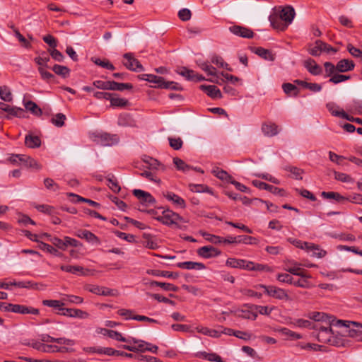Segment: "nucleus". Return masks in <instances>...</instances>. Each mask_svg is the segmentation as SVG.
Masks as SVG:
<instances>
[{
  "label": "nucleus",
  "mask_w": 362,
  "mask_h": 362,
  "mask_svg": "<svg viewBox=\"0 0 362 362\" xmlns=\"http://www.w3.org/2000/svg\"><path fill=\"white\" fill-rule=\"evenodd\" d=\"M156 220L166 226H173L175 228L185 229L186 221L178 214L167 209L163 211L162 215L156 218Z\"/></svg>",
  "instance_id": "nucleus-1"
},
{
  "label": "nucleus",
  "mask_w": 362,
  "mask_h": 362,
  "mask_svg": "<svg viewBox=\"0 0 362 362\" xmlns=\"http://www.w3.org/2000/svg\"><path fill=\"white\" fill-rule=\"evenodd\" d=\"M141 80L146 81L151 83H156L155 87L160 88H167L172 90H182L181 86L174 81H165L161 76H158L153 74H141L139 76Z\"/></svg>",
  "instance_id": "nucleus-2"
},
{
  "label": "nucleus",
  "mask_w": 362,
  "mask_h": 362,
  "mask_svg": "<svg viewBox=\"0 0 362 362\" xmlns=\"http://www.w3.org/2000/svg\"><path fill=\"white\" fill-rule=\"evenodd\" d=\"M91 139L97 144L110 146L115 145L119 142V137L116 134H110L108 133H93Z\"/></svg>",
  "instance_id": "nucleus-3"
},
{
  "label": "nucleus",
  "mask_w": 362,
  "mask_h": 362,
  "mask_svg": "<svg viewBox=\"0 0 362 362\" xmlns=\"http://www.w3.org/2000/svg\"><path fill=\"white\" fill-rule=\"evenodd\" d=\"M313 328L318 330L317 338L319 341L322 343H329L333 335L332 327L328 322H326V325H322L321 322H315L313 325Z\"/></svg>",
  "instance_id": "nucleus-4"
},
{
  "label": "nucleus",
  "mask_w": 362,
  "mask_h": 362,
  "mask_svg": "<svg viewBox=\"0 0 362 362\" xmlns=\"http://www.w3.org/2000/svg\"><path fill=\"white\" fill-rule=\"evenodd\" d=\"M258 286L264 288V293L270 297L278 300H288L290 299L286 291L283 288H278L274 286H266L263 284H259Z\"/></svg>",
  "instance_id": "nucleus-5"
},
{
  "label": "nucleus",
  "mask_w": 362,
  "mask_h": 362,
  "mask_svg": "<svg viewBox=\"0 0 362 362\" xmlns=\"http://www.w3.org/2000/svg\"><path fill=\"white\" fill-rule=\"evenodd\" d=\"M123 57L126 60L123 62V64L127 69L136 72L144 71L143 66L138 59L134 57L132 53H125Z\"/></svg>",
  "instance_id": "nucleus-6"
},
{
  "label": "nucleus",
  "mask_w": 362,
  "mask_h": 362,
  "mask_svg": "<svg viewBox=\"0 0 362 362\" xmlns=\"http://www.w3.org/2000/svg\"><path fill=\"white\" fill-rule=\"evenodd\" d=\"M8 307L11 310L10 312L14 313H19L23 315L30 314L34 315H37L40 313V310L37 308L24 305L10 303L8 304Z\"/></svg>",
  "instance_id": "nucleus-7"
},
{
  "label": "nucleus",
  "mask_w": 362,
  "mask_h": 362,
  "mask_svg": "<svg viewBox=\"0 0 362 362\" xmlns=\"http://www.w3.org/2000/svg\"><path fill=\"white\" fill-rule=\"evenodd\" d=\"M228 30L233 35L243 38L251 39L255 35L251 29L238 25L229 27Z\"/></svg>",
  "instance_id": "nucleus-8"
},
{
  "label": "nucleus",
  "mask_w": 362,
  "mask_h": 362,
  "mask_svg": "<svg viewBox=\"0 0 362 362\" xmlns=\"http://www.w3.org/2000/svg\"><path fill=\"white\" fill-rule=\"evenodd\" d=\"M177 73L183 77H185L187 80L191 81H202L205 78L202 75L197 74L194 71L189 69L186 67H180L177 70Z\"/></svg>",
  "instance_id": "nucleus-9"
},
{
  "label": "nucleus",
  "mask_w": 362,
  "mask_h": 362,
  "mask_svg": "<svg viewBox=\"0 0 362 362\" xmlns=\"http://www.w3.org/2000/svg\"><path fill=\"white\" fill-rule=\"evenodd\" d=\"M132 193L142 204L148 206L156 203V199L147 192L141 189H134Z\"/></svg>",
  "instance_id": "nucleus-10"
},
{
  "label": "nucleus",
  "mask_w": 362,
  "mask_h": 362,
  "mask_svg": "<svg viewBox=\"0 0 362 362\" xmlns=\"http://www.w3.org/2000/svg\"><path fill=\"white\" fill-rule=\"evenodd\" d=\"M197 253L203 258L209 259L220 255L221 251L211 245H206L199 247Z\"/></svg>",
  "instance_id": "nucleus-11"
},
{
  "label": "nucleus",
  "mask_w": 362,
  "mask_h": 362,
  "mask_svg": "<svg viewBox=\"0 0 362 362\" xmlns=\"http://www.w3.org/2000/svg\"><path fill=\"white\" fill-rule=\"evenodd\" d=\"M295 15L293 7L288 5L281 8L279 17L288 25L292 23Z\"/></svg>",
  "instance_id": "nucleus-12"
},
{
  "label": "nucleus",
  "mask_w": 362,
  "mask_h": 362,
  "mask_svg": "<svg viewBox=\"0 0 362 362\" xmlns=\"http://www.w3.org/2000/svg\"><path fill=\"white\" fill-rule=\"evenodd\" d=\"M252 184L254 186L258 187L260 189L267 190L274 194H280L281 196H284V193H285V192L283 189L278 188L276 187L270 185L269 184L261 182L259 180H253Z\"/></svg>",
  "instance_id": "nucleus-13"
},
{
  "label": "nucleus",
  "mask_w": 362,
  "mask_h": 362,
  "mask_svg": "<svg viewBox=\"0 0 362 362\" xmlns=\"http://www.w3.org/2000/svg\"><path fill=\"white\" fill-rule=\"evenodd\" d=\"M0 109L12 116L19 118L25 117V110L21 107H11L4 103H0Z\"/></svg>",
  "instance_id": "nucleus-14"
},
{
  "label": "nucleus",
  "mask_w": 362,
  "mask_h": 362,
  "mask_svg": "<svg viewBox=\"0 0 362 362\" xmlns=\"http://www.w3.org/2000/svg\"><path fill=\"white\" fill-rule=\"evenodd\" d=\"M355 67V64L352 60L346 59H341L336 64L337 72L344 73L352 71Z\"/></svg>",
  "instance_id": "nucleus-15"
},
{
  "label": "nucleus",
  "mask_w": 362,
  "mask_h": 362,
  "mask_svg": "<svg viewBox=\"0 0 362 362\" xmlns=\"http://www.w3.org/2000/svg\"><path fill=\"white\" fill-rule=\"evenodd\" d=\"M200 88L212 98H221V90L214 85H201Z\"/></svg>",
  "instance_id": "nucleus-16"
},
{
  "label": "nucleus",
  "mask_w": 362,
  "mask_h": 362,
  "mask_svg": "<svg viewBox=\"0 0 362 362\" xmlns=\"http://www.w3.org/2000/svg\"><path fill=\"white\" fill-rule=\"evenodd\" d=\"M177 267L180 269H185L188 270H202L206 268V266L203 263L191 261L179 262L177 264Z\"/></svg>",
  "instance_id": "nucleus-17"
},
{
  "label": "nucleus",
  "mask_w": 362,
  "mask_h": 362,
  "mask_svg": "<svg viewBox=\"0 0 362 362\" xmlns=\"http://www.w3.org/2000/svg\"><path fill=\"white\" fill-rule=\"evenodd\" d=\"M304 66L308 71L314 76L320 75L322 73L321 67L317 64L313 59H308L304 62Z\"/></svg>",
  "instance_id": "nucleus-18"
},
{
  "label": "nucleus",
  "mask_w": 362,
  "mask_h": 362,
  "mask_svg": "<svg viewBox=\"0 0 362 362\" xmlns=\"http://www.w3.org/2000/svg\"><path fill=\"white\" fill-rule=\"evenodd\" d=\"M262 131L265 136L272 137L279 133V127L274 123H264L262 125Z\"/></svg>",
  "instance_id": "nucleus-19"
},
{
  "label": "nucleus",
  "mask_w": 362,
  "mask_h": 362,
  "mask_svg": "<svg viewBox=\"0 0 362 362\" xmlns=\"http://www.w3.org/2000/svg\"><path fill=\"white\" fill-rule=\"evenodd\" d=\"M50 57L49 53L48 54L46 52H42L38 57L34 59V61L38 65V67L50 69L51 67L48 65Z\"/></svg>",
  "instance_id": "nucleus-20"
},
{
  "label": "nucleus",
  "mask_w": 362,
  "mask_h": 362,
  "mask_svg": "<svg viewBox=\"0 0 362 362\" xmlns=\"http://www.w3.org/2000/svg\"><path fill=\"white\" fill-rule=\"evenodd\" d=\"M76 235L78 238L85 239L87 241L90 242V243H100L98 238L95 234H93L92 232L87 230H79L76 233Z\"/></svg>",
  "instance_id": "nucleus-21"
},
{
  "label": "nucleus",
  "mask_w": 362,
  "mask_h": 362,
  "mask_svg": "<svg viewBox=\"0 0 362 362\" xmlns=\"http://www.w3.org/2000/svg\"><path fill=\"white\" fill-rule=\"evenodd\" d=\"M294 83L303 87L304 88L309 89L312 92H320L322 90L321 85L315 83H308L305 81L296 79Z\"/></svg>",
  "instance_id": "nucleus-22"
},
{
  "label": "nucleus",
  "mask_w": 362,
  "mask_h": 362,
  "mask_svg": "<svg viewBox=\"0 0 362 362\" xmlns=\"http://www.w3.org/2000/svg\"><path fill=\"white\" fill-rule=\"evenodd\" d=\"M269 21L272 27L279 30L284 31L288 27V25L284 23L277 15L270 16Z\"/></svg>",
  "instance_id": "nucleus-23"
},
{
  "label": "nucleus",
  "mask_w": 362,
  "mask_h": 362,
  "mask_svg": "<svg viewBox=\"0 0 362 362\" xmlns=\"http://www.w3.org/2000/svg\"><path fill=\"white\" fill-rule=\"evenodd\" d=\"M164 197L170 202H172L175 205H177L178 206H180L181 208L184 209L186 206L185 200L179 197L178 195L175 194L173 192H167L165 194H164Z\"/></svg>",
  "instance_id": "nucleus-24"
},
{
  "label": "nucleus",
  "mask_w": 362,
  "mask_h": 362,
  "mask_svg": "<svg viewBox=\"0 0 362 362\" xmlns=\"http://www.w3.org/2000/svg\"><path fill=\"white\" fill-rule=\"evenodd\" d=\"M25 344L30 346L37 351L46 353H51L52 349H53L52 345L45 344L37 341H33L31 343H25Z\"/></svg>",
  "instance_id": "nucleus-25"
},
{
  "label": "nucleus",
  "mask_w": 362,
  "mask_h": 362,
  "mask_svg": "<svg viewBox=\"0 0 362 362\" xmlns=\"http://www.w3.org/2000/svg\"><path fill=\"white\" fill-rule=\"evenodd\" d=\"M305 250L308 252H312V256L317 258H322L327 254L325 250L320 248L318 245L313 243H308Z\"/></svg>",
  "instance_id": "nucleus-26"
},
{
  "label": "nucleus",
  "mask_w": 362,
  "mask_h": 362,
  "mask_svg": "<svg viewBox=\"0 0 362 362\" xmlns=\"http://www.w3.org/2000/svg\"><path fill=\"white\" fill-rule=\"evenodd\" d=\"M25 144L28 148H38L41 145V140L37 136L28 134L25 138Z\"/></svg>",
  "instance_id": "nucleus-27"
},
{
  "label": "nucleus",
  "mask_w": 362,
  "mask_h": 362,
  "mask_svg": "<svg viewBox=\"0 0 362 362\" xmlns=\"http://www.w3.org/2000/svg\"><path fill=\"white\" fill-rule=\"evenodd\" d=\"M25 109L30 111L35 116H41L42 109L34 102L29 100L23 103Z\"/></svg>",
  "instance_id": "nucleus-28"
},
{
  "label": "nucleus",
  "mask_w": 362,
  "mask_h": 362,
  "mask_svg": "<svg viewBox=\"0 0 362 362\" xmlns=\"http://www.w3.org/2000/svg\"><path fill=\"white\" fill-rule=\"evenodd\" d=\"M255 53L265 60L273 62L275 59V55L270 50L262 47L256 48Z\"/></svg>",
  "instance_id": "nucleus-29"
},
{
  "label": "nucleus",
  "mask_w": 362,
  "mask_h": 362,
  "mask_svg": "<svg viewBox=\"0 0 362 362\" xmlns=\"http://www.w3.org/2000/svg\"><path fill=\"white\" fill-rule=\"evenodd\" d=\"M104 334H107L110 338L114 339L119 341L131 343V340L129 339H127L122 337V335L117 331L105 329Z\"/></svg>",
  "instance_id": "nucleus-30"
},
{
  "label": "nucleus",
  "mask_w": 362,
  "mask_h": 362,
  "mask_svg": "<svg viewBox=\"0 0 362 362\" xmlns=\"http://www.w3.org/2000/svg\"><path fill=\"white\" fill-rule=\"evenodd\" d=\"M321 196L324 199H334L337 202H342L346 200V197L341 195L338 192H322L321 193Z\"/></svg>",
  "instance_id": "nucleus-31"
},
{
  "label": "nucleus",
  "mask_w": 362,
  "mask_h": 362,
  "mask_svg": "<svg viewBox=\"0 0 362 362\" xmlns=\"http://www.w3.org/2000/svg\"><path fill=\"white\" fill-rule=\"evenodd\" d=\"M50 69H52V70L56 74H57L63 78H67L70 74V69L66 66L54 64Z\"/></svg>",
  "instance_id": "nucleus-32"
},
{
  "label": "nucleus",
  "mask_w": 362,
  "mask_h": 362,
  "mask_svg": "<svg viewBox=\"0 0 362 362\" xmlns=\"http://www.w3.org/2000/svg\"><path fill=\"white\" fill-rule=\"evenodd\" d=\"M353 327L350 328L348 331L349 337L356 339L357 341H362V327L357 325H352Z\"/></svg>",
  "instance_id": "nucleus-33"
},
{
  "label": "nucleus",
  "mask_w": 362,
  "mask_h": 362,
  "mask_svg": "<svg viewBox=\"0 0 362 362\" xmlns=\"http://www.w3.org/2000/svg\"><path fill=\"white\" fill-rule=\"evenodd\" d=\"M197 356L209 361L215 362H225L223 359L215 353H206L205 351L199 352L197 354Z\"/></svg>",
  "instance_id": "nucleus-34"
},
{
  "label": "nucleus",
  "mask_w": 362,
  "mask_h": 362,
  "mask_svg": "<svg viewBox=\"0 0 362 362\" xmlns=\"http://www.w3.org/2000/svg\"><path fill=\"white\" fill-rule=\"evenodd\" d=\"M147 273L148 274L156 276H161L163 277L173 278V279H175L178 276L177 274H174L171 272L160 271V270H156V269L148 270Z\"/></svg>",
  "instance_id": "nucleus-35"
},
{
  "label": "nucleus",
  "mask_w": 362,
  "mask_h": 362,
  "mask_svg": "<svg viewBox=\"0 0 362 362\" xmlns=\"http://www.w3.org/2000/svg\"><path fill=\"white\" fill-rule=\"evenodd\" d=\"M284 170L290 172L293 175V177L294 179L300 180L303 179L302 175L304 173L303 170L292 165L286 166Z\"/></svg>",
  "instance_id": "nucleus-36"
},
{
  "label": "nucleus",
  "mask_w": 362,
  "mask_h": 362,
  "mask_svg": "<svg viewBox=\"0 0 362 362\" xmlns=\"http://www.w3.org/2000/svg\"><path fill=\"white\" fill-rule=\"evenodd\" d=\"M326 107H327V110H329V112L333 116L339 117L341 118L343 117V114H344L345 112L343 110H340L339 106H337L335 103H328L326 105Z\"/></svg>",
  "instance_id": "nucleus-37"
},
{
  "label": "nucleus",
  "mask_w": 362,
  "mask_h": 362,
  "mask_svg": "<svg viewBox=\"0 0 362 362\" xmlns=\"http://www.w3.org/2000/svg\"><path fill=\"white\" fill-rule=\"evenodd\" d=\"M282 88L284 93L287 95L297 96L299 93V89L294 84L290 83H284L282 85Z\"/></svg>",
  "instance_id": "nucleus-38"
},
{
  "label": "nucleus",
  "mask_w": 362,
  "mask_h": 362,
  "mask_svg": "<svg viewBox=\"0 0 362 362\" xmlns=\"http://www.w3.org/2000/svg\"><path fill=\"white\" fill-rule=\"evenodd\" d=\"M199 233L209 242L214 244L222 243V238L218 235L209 234L205 231L200 230Z\"/></svg>",
  "instance_id": "nucleus-39"
},
{
  "label": "nucleus",
  "mask_w": 362,
  "mask_h": 362,
  "mask_svg": "<svg viewBox=\"0 0 362 362\" xmlns=\"http://www.w3.org/2000/svg\"><path fill=\"white\" fill-rule=\"evenodd\" d=\"M151 286H157L162 288L165 291H177L178 287L174 286L170 283H164V282H158L156 281H153L151 282Z\"/></svg>",
  "instance_id": "nucleus-40"
},
{
  "label": "nucleus",
  "mask_w": 362,
  "mask_h": 362,
  "mask_svg": "<svg viewBox=\"0 0 362 362\" xmlns=\"http://www.w3.org/2000/svg\"><path fill=\"white\" fill-rule=\"evenodd\" d=\"M238 243H244L248 245H257L259 240L252 236L238 235L237 236Z\"/></svg>",
  "instance_id": "nucleus-41"
},
{
  "label": "nucleus",
  "mask_w": 362,
  "mask_h": 362,
  "mask_svg": "<svg viewBox=\"0 0 362 362\" xmlns=\"http://www.w3.org/2000/svg\"><path fill=\"white\" fill-rule=\"evenodd\" d=\"M351 76L349 75H343L340 74L339 72H336L330 77L329 82L332 83L334 84H337L341 82L349 80Z\"/></svg>",
  "instance_id": "nucleus-42"
},
{
  "label": "nucleus",
  "mask_w": 362,
  "mask_h": 362,
  "mask_svg": "<svg viewBox=\"0 0 362 362\" xmlns=\"http://www.w3.org/2000/svg\"><path fill=\"white\" fill-rule=\"evenodd\" d=\"M142 237L145 240L144 245L146 247L151 250H156L158 247L157 243L152 240L151 235L150 234L144 233Z\"/></svg>",
  "instance_id": "nucleus-43"
},
{
  "label": "nucleus",
  "mask_w": 362,
  "mask_h": 362,
  "mask_svg": "<svg viewBox=\"0 0 362 362\" xmlns=\"http://www.w3.org/2000/svg\"><path fill=\"white\" fill-rule=\"evenodd\" d=\"M91 61L95 64L96 65H98L103 68H105L109 70H115V67L112 64H111L108 60H101L99 58H91Z\"/></svg>",
  "instance_id": "nucleus-44"
},
{
  "label": "nucleus",
  "mask_w": 362,
  "mask_h": 362,
  "mask_svg": "<svg viewBox=\"0 0 362 362\" xmlns=\"http://www.w3.org/2000/svg\"><path fill=\"white\" fill-rule=\"evenodd\" d=\"M173 163L175 164L177 170H182L183 172H187L192 168L189 165L186 164L183 160L179 158H174Z\"/></svg>",
  "instance_id": "nucleus-45"
},
{
  "label": "nucleus",
  "mask_w": 362,
  "mask_h": 362,
  "mask_svg": "<svg viewBox=\"0 0 362 362\" xmlns=\"http://www.w3.org/2000/svg\"><path fill=\"white\" fill-rule=\"evenodd\" d=\"M245 260L239 259L235 258H228L226 260V265L232 268H240L244 267Z\"/></svg>",
  "instance_id": "nucleus-46"
},
{
  "label": "nucleus",
  "mask_w": 362,
  "mask_h": 362,
  "mask_svg": "<svg viewBox=\"0 0 362 362\" xmlns=\"http://www.w3.org/2000/svg\"><path fill=\"white\" fill-rule=\"evenodd\" d=\"M0 98L6 102H11L12 100V95L9 88L3 86L0 87Z\"/></svg>",
  "instance_id": "nucleus-47"
},
{
  "label": "nucleus",
  "mask_w": 362,
  "mask_h": 362,
  "mask_svg": "<svg viewBox=\"0 0 362 362\" xmlns=\"http://www.w3.org/2000/svg\"><path fill=\"white\" fill-rule=\"evenodd\" d=\"M114 94H111L110 101L112 106L114 107H124L127 105L128 100L124 98H115Z\"/></svg>",
  "instance_id": "nucleus-48"
},
{
  "label": "nucleus",
  "mask_w": 362,
  "mask_h": 362,
  "mask_svg": "<svg viewBox=\"0 0 362 362\" xmlns=\"http://www.w3.org/2000/svg\"><path fill=\"white\" fill-rule=\"evenodd\" d=\"M213 173L220 180H226L228 181L229 182L233 179V177L230 175H228L226 171L221 170L219 168L214 169L213 170Z\"/></svg>",
  "instance_id": "nucleus-49"
},
{
  "label": "nucleus",
  "mask_w": 362,
  "mask_h": 362,
  "mask_svg": "<svg viewBox=\"0 0 362 362\" xmlns=\"http://www.w3.org/2000/svg\"><path fill=\"white\" fill-rule=\"evenodd\" d=\"M49 241L57 248L62 250H66V237H64V240H62L57 237H52L49 238Z\"/></svg>",
  "instance_id": "nucleus-50"
},
{
  "label": "nucleus",
  "mask_w": 362,
  "mask_h": 362,
  "mask_svg": "<svg viewBox=\"0 0 362 362\" xmlns=\"http://www.w3.org/2000/svg\"><path fill=\"white\" fill-rule=\"evenodd\" d=\"M39 247L42 250H45L47 251V252L50 253V254H52L55 256H60L62 254L61 252H59L57 249H55L54 247H52V245H49V244H47V243H45L43 242H40V245H39Z\"/></svg>",
  "instance_id": "nucleus-51"
},
{
  "label": "nucleus",
  "mask_w": 362,
  "mask_h": 362,
  "mask_svg": "<svg viewBox=\"0 0 362 362\" xmlns=\"http://www.w3.org/2000/svg\"><path fill=\"white\" fill-rule=\"evenodd\" d=\"M65 120V115L62 113H57L54 117L51 119V122L56 127H61L64 124Z\"/></svg>",
  "instance_id": "nucleus-52"
},
{
  "label": "nucleus",
  "mask_w": 362,
  "mask_h": 362,
  "mask_svg": "<svg viewBox=\"0 0 362 362\" xmlns=\"http://www.w3.org/2000/svg\"><path fill=\"white\" fill-rule=\"evenodd\" d=\"M42 304L45 306L56 308L59 310L58 312H59L60 308H62V307L64 305V303H62L61 301L57 300H42Z\"/></svg>",
  "instance_id": "nucleus-53"
},
{
  "label": "nucleus",
  "mask_w": 362,
  "mask_h": 362,
  "mask_svg": "<svg viewBox=\"0 0 362 362\" xmlns=\"http://www.w3.org/2000/svg\"><path fill=\"white\" fill-rule=\"evenodd\" d=\"M60 269L66 272L71 273L74 274H77L78 272H81L83 270V268L81 266H71V265H62Z\"/></svg>",
  "instance_id": "nucleus-54"
},
{
  "label": "nucleus",
  "mask_w": 362,
  "mask_h": 362,
  "mask_svg": "<svg viewBox=\"0 0 362 362\" xmlns=\"http://www.w3.org/2000/svg\"><path fill=\"white\" fill-rule=\"evenodd\" d=\"M147 295L152 298L157 300L159 302H163L165 303H168L172 305H175V303L173 300H170L169 298L164 297L158 293H148Z\"/></svg>",
  "instance_id": "nucleus-55"
},
{
  "label": "nucleus",
  "mask_w": 362,
  "mask_h": 362,
  "mask_svg": "<svg viewBox=\"0 0 362 362\" xmlns=\"http://www.w3.org/2000/svg\"><path fill=\"white\" fill-rule=\"evenodd\" d=\"M169 144L170 146L173 148L174 150H179L182 148L183 141L181 138H173V137H169L168 138Z\"/></svg>",
  "instance_id": "nucleus-56"
},
{
  "label": "nucleus",
  "mask_w": 362,
  "mask_h": 362,
  "mask_svg": "<svg viewBox=\"0 0 362 362\" xmlns=\"http://www.w3.org/2000/svg\"><path fill=\"white\" fill-rule=\"evenodd\" d=\"M131 340V342H133L137 345H136V349H137V351H146V349H148V346L150 345V344L145 342L142 340H138L135 338L129 339Z\"/></svg>",
  "instance_id": "nucleus-57"
},
{
  "label": "nucleus",
  "mask_w": 362,
  "mask_h": 362,
  "mask_svg": "<svg viewBox=\"0 0 362 362\" xmlns=\"http://www.w3.org/2000/svg\"><path fill=\"white\" fill-rule=\"evenodd\" d=\"M107 186L115 193H117L120 191L121 188L119 185L116 179H114L113 175L112 177H107Z\"/></svg>",
  "instance_id": "nucleus-58"
},
{
  "label": "nucleus",
  "mask_w": 362,
  "mask_h": 362,
  "mask_svg": "<svg viewBox=\"0 0 362 362\" xmlns=\"http://www.w3.org/2000/svg\"><path fill=\"white\" fill-rule=\"evenodd\" d=\"M334 178L337 180H339V181H341V182H353V179L351 177V176L347 175V174H346V173L334 171Z\"/></svg>",
  "instance_id": "nucleus-59"
},
{
  "label": "nucleus",
  "mask_w": 362,
  "mask_h": 362,
  "mask_svg": "<svg viewBox=\"0 0 362 362\" xmlns=\"http://www.w3.org/2000/svg\"><path fill=\"white\" fill-rule=\"evenodd\" d=\"M318 43V40H316L315 42V45L313 47H310L308 48V52L314 57H318L322 52V46Z\"/></svg>",
  "instance_id": "nucleus-60"
},
{
  "label": "nucleus",
  "mask_w": 362,
  "mask_h": 362,
  "mask_svg": "<svg viewBox=\"0 0 362 362\" xmlns=\"http://www.w3.org/2000/svg\"><path fill=\"white\" fill-rule=\"evenodd\" d=\"M49 55L52 57L53 59H54L57 62H62L64 59V56L62 54V52H60L57 49H49L48 50Z\"/></svg>",
  "instance_id": "nucleus-61"
},
{
  "label": "nucleus",
  "mask_w": 362,
  "mask_h": 362,
  "mask_svg": "<svg viewBox=\"0 0 362 362\" xmlns=\"http://www.w3.org/2000/svg\"><path fill=\"white\" fill-rule=\"evenodd\" d=\"M192 13L188 8H182L178 12V17L182 21H189L191 18Z\"/></svg>",
  "instance_id": "nucleus-62"
},
{
  "label": "nucleus",
  "mask_w": 362,
  "mask_h": 362,
  "mask_svg": "<svg viewBox=\"0 0 362 362\" xmlns=\"http://www.w3.org/2000/svg\"><path fill=\"white\" fill-rule=\"evenodd\" d=\"M325 69L327 73V76L331 77L333 74L337 72L336 65H334L331 62H325L324 64Z\"/></svg>",
  "instance_id": "nucleus-63"
},
{
  "label": "nucleus",
  "mask_w": 362,
  "mask_h": 362,
  "mask_svg": "<svg viewBox=\"0 0 362 362\" xmlns=\"http://www.w3.org/2000/svg\"><path fill=\"white\" fill-rule=\"evenodd\" d=\"M44 185L49 190L57 191L59 189V185L52 178H45L44 180Z\"/></svg>",
  "instance_id": "nucleus-64"
}]
</instances>
